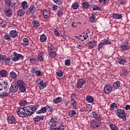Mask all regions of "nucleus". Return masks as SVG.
<instances>
[{
    "label": "nucleus",
    "mask_w": 130,
    "mask_h": 130,
    "mask_svg": "<svg viewBox=\"0 0 130 130\" xmlns=\"http://www.w3.org/2000/svg\"><path fill=\"white\" fill-rule=\"evenodd\" d=\"M110 127L111 130H118V127L116 125L111 124L110 125Z\"/></svg>",
    "instance_id": "41"
},
{
    "label": "nucleus",
    "mask_w": 130,
    "mask_h": 130,
    "mask_svg": "<svg viewBox=\"0 0 130 130\" xmlns=\"http://www.w3.org/2000/svg\"><path fill=\"white\" fill-rule=\"evenodd\" d=\"M62 99L61 97H58L53 100V103L55 104H57V103H59V102H61Z\"/></svg>",
    "instance_id": "32"
},
{
    "label": "nucleus",
    "mask_w": 130,
    "mask_h": 130,
    "mask_svg": "<svg viewBox=\"0 0 130 130\" xmlns=\"http://www.w3.org/2000/svg\"><path fill=\"white\" fill-rule=\"evenodd\" d=\"M6 58V55L0 54V62H3Z\"/></svg>",
    "instance_id": "51"
},
{
    "label": "nucleus",
    "mask_w": 130,
    "mask_h": 130,
    "mask_svg": "<svg viewBox=\"0 0 130 130\" xmlns=\"http://www.w3.org/2000/svg\"><path fill=\"white\" fill-rule=\"evenodd\" d=\"M112 90V87L110 86V84H107L104 88V93L105 94H110Z\"/></svg>",
    "instance_id": "12"
},
{
    "label": "nucleus",
    "mask_w": 130,
    "mask_h": 130,
    "mask_svg": "<svg viewBox=\"0 0 130 130\" xmlns=\"http://www.w3.org/2000/svg\"><path fill=\"white\" fill-rule=\"evenodd\" d=\"M55 130H64V125L62 124H60L57 128V126L56 127Z\"/></svg>",
    "instance_id": "44"
},
{
    "label": "nucleus",
    "mask_w": 130,
    "mask_h": 130,
    "mask_svg": "<svg viewBox=\"0 0 130 130\" xmlns=\"http://www.w3.org/2000/svg\"><path fill=\"white\" fill-rule=\"evenodd\" d=\"M36 75L39 76H42V73H41V71H40V70L37 71V72H36Z\"/></svg>",
    "instance_id": "60"
},
{
    "label": "nucleus",
    "mask_w": 130,
    "mask_h": 130,
    "mask_svg": "<svg viewBox=\"0 0 130 130\" xmlns=\"http://www.w3.org/2000/svg\"><path fill=\"white\" fill-rule=\"evenodd\" d=\"M56 74L58 77H62L63 76V73L61 70H58V72L56 73Z\"/></svg>",
    "instance_id": "47"
},
{
    "label": "nucleus",
    "mask_w": 130,
    "mask_h": 130,
    "mask_svg": "<svg viewBox=\"0 0 130 130\" xmlns=\"http://www.w3.org/2000/svg\"><path fill=\"white\" fill-rule=\"evenodd\" d=\"M70 98H71V100H76V93H72L70 96Z\"/></svg>",
    "instance_id": "57"
},
{
    "label": "nucleus",
    "mask_w": 130,
    "mask_h": 130,
    "mask_svg": "<svg viewBox=\"0 0 130 130\" xmlns=\"http://www.w3.org/2000/svg\"><path fill=\"white\" fill-rule=\"evenodd\" d=\"M85 84H86V81H85L84 79H79L77 82V88H78V89H81L83 88V85Z\"/></svg>",
    "instance_id": "10"
},
{
    "label": "nucleus",
    "mask_w": 130,
    "mask_h": 130,
    "mask_svg": "<svg viewBox=\"0 0 130 130\" xmlns=\"http://www.w3.org/2000/svg\"><path fill=\"white\" fill-rule=\"evenodd\" d=\"M49 55L50 57L53 58V57H55V56H56V52L52 51L49 53Z\"/></svg>",
    "instance_id": "43"
},
{
    "label": "nucleus",
    "mask_w": 130,
    "mask_h": 130,
    "mask_svg": "<svg viewBox=\"0 0 130 130\" xmlns=\"http://www.w3.org/2000/svg\"><path fill=\"white\" fill-rule=\"evenodd\" d=\"M48 112H53V108L51 106H49V108L48 109Z\"/></svg>",
    "instance_id": "62"
},
{
    "label": "nucleus",
    "mask_w": 130,
    "mask_h": 130,
    "mask_svg": "<svg viewBox=\"0 0 130 130\" xmlns=\"http://www.w3.org/2000/svg\"><path fill=\"white\" fill-rule=\"evenodd\" d=\"M93 11H101V8L99 6L94 5L92 8Z\"/></svg>",
    "instance_id": "49"
},
{
    "label": "nucleus",
    "mask_w": 130,
    "mask_h": 130,
    "mask_svg": "<svg viewBox=\"0 0 130 130\" xmlns=\"http://www.w3.org/2000/svg\"><path fill=\"white\" fill-rule=\"evenodd\" d=\"M44 55L43 53H40L38 57V59L39 61H43L44 59Z\"/></svg>",
    "instance_id": "36"
},
{
    "label": "nucleus",
    "mask_w": 130,
    "mask_h": 130,
    "mask_svg": "<svg viewBox=\"0 0 130 130\" xmlns=\"http://www.w3.org/2000/svg\"><path fill=\"white\" fill-rule=\"evenodd\" d=\"M4 14L6 17L11 18L13 16V10L9 7H6L4 9Z\"/></svg>",
    "instance_id": "7"
},
{
    "label": "nucleus",
    "mask_w": 130,
    "mask_h": 130,
    "mask_svg": "<svg viewBox=\"0 0 130 130\" xmlns=\"http://www.w3.org/2000/svg\"><path fill=\"white\" fill-rule=\"evenodd\" d=\"M16 84L18 87H21L22 86H25V82L22 80H17Z\"/></svg>",
    "instance_id": "22"
},
{
    "label": "nucleus",
    "mask_w": 130,
    "mask_h": 130,
    "mask_svg": "<svg viewBox=\"0 0 130 130\" xmlns=\"http://www.w3.org/2000/svg\"><path fill=\"white\" fill-rule=\"evenodd\" d=\"M44 119V116H37L35 118H34V121L35 122H39V121H40V120L43 121Z\"/></svg>",
    "instance_id": "19"
},
{
    "label": "nucleus",
    "mask_w": 130,
    "mask_h": 130,
    "mask_svg": "<svg viewBox=\"0 0 130 130\" xmlns=\"http://www.w3.org/2000/svg\"><path fill=\"white\" fill-rule=\"evenodd\" d=\"M103 43L104 44V45H105L106 44H111V41H109L108 39L104 40Z\"/></svg>",
    "instance_id": "50"
},
{
    "label": "nucleus",
    "mask_w": 130,
    "mask_h": 130,
    "mask_svg": "<svg viewBox=\"0 0 130 130\" xmlns=\"http://www.w3.org/2000/svg\"><path fill=\"white\" fill-rule=\"evenodd\" d=\"M86 100L88 103H93L94 102V98L91 95H87Z\"/></svg>",
    "instance_id": "21"
},
{
    "label": "nucleus",
    "mask_w": 130,
    "mask_h": 130,
    "mask_svg": "<svg viewBox=\"0 0 130 130\" xmlns=\"http://www.w3.org/2000/svg\"><path fill=\"white\" fill-rule=\"evenodd\" d=\"M90 117H94L96 120H101L102 118L100 115H99L98 114L96 113L95 112H92L90 114Z\"/></svg>",
    "instance_id": "14"
},
{
    "label": "nucleus",
    "mask_w": 130,
    "mask_h": 130,
    "mask_svg": "<svg viewBox=\"0 0 130 130\" xmlns=\"http://www.w3.org/2000/svg\"><path fill=\"white\" fill-rule=\"evenodd\" d=\"M31 72L32 74H36V72H37V67H34L33 69H31Z\"/></svg>",
    "instance_id": "59"
},
{
    "label": "nucleus",
    "mask_w": 130,
    "mask_h": 130,
    "mask_svg": "<svg viewBox=\"0 0 130 130\" xmlns=\"http://www.w3.org/2000/svg\"><path fill=\"white\" fill-rule=\"evenodd\" d=\"M52 11H55L57 10V6L54 5L53 7H52Z\"/></svg>",
    "instance_id": "63"
},
{
    "label": "nucleus",
    "mask_w": 130,
    "mask_h": 130,
    "mask_svg": "<svg viewBox=\"0 0 130 130\" xmlns=\"http://www.w3.org/2000/svg\"><path fill=\"white\" fill-rule=\"evenodd\" d=\"M110 108L112 110H114V109H117V105L115 103H113V104H111Z\"/></svg>",
    "instance_id": "42"
},
{
    "label": "nucleus",
    "mask_w": 130,
    "mask_h": 130,
    "mask_svg": "<svg viewBox=\"0 0 130 130\" xmlns=\"http://www.w3.org/2000/svg\"><path fill=\"white\" fill-rule=\"evenodd\" d=\"M48 109H49V106L42 107L41 110L37 111V114H40V113H46Z\"/></svg>",
    "instance_id": "13"
},
{
    "label": "nucleus",
    "mask_w": 130,
    "mask_h": 130,
    "mask_svg": "<svg viewBox=\"0 0 130 130\" xmlns=\"http://www.w3.org/2000/svg\"><path fill=\"white\" fill-rule=\"evenodd\" d=\"M4 61H5V63H6V64H9V63H10V61H11V58L6 57Z\"/></svg>",
    "instance_id": "54"
},
{
    "label": "nucleus",
    "mask_w": 130,
    "mask_h": 130,
    "mask_svg": "<svg viewBox=\"0 0 130 130\" xmlns=\"http://www.w3.org/2000/svg\"><path fill=\"white\" fill-rule=\"evenodd\" d=\"M107 0H99V2L100 4H102V2H103L104 5H106V1Z\"/></svg>",
    "instance_id": "64"
},
{
    "label": "nucleus",
    "mask_w": 130,
    "mask_h": 130,
    "mask_svg": "<svg viewBox=\"0 0 130 130\" xmlns=\"http://www.w3.org/2000/svg\"><path fill=\"white\" fill-rule=\"evenodd\" d=\"M97 42L96 41H90L88 42V45L90 48H93L94 46H96Z\"/></svg>",
    "instance_id": "25"
},
{
    "label": "nucleus",
    "mask_w": 130,
    "mask_h": 130,
    "mask_svg": "<svg viewBox=\"0 0 130 130\" xmlns=\"http://www.w3.org/2000/svg\"><path fill=\"white\" fill-rule=\"evenodd\" d=\"M2 87L5 89V90H8L9 89V84L6 81H3L2 83Z\"/></svg>",
    "instance_id": "26"
},
{
    "label": "nucleus",
    "mask_w": 130,
    "mask_h": 130,
    "mask_svg": "<svg viewBox=\"0 0 130 130\" xmlns=\"http://www.w3.org/2000/svg\"><path fill=\"white\" fill-rule=\"evenodd\" d=\"M22 41L23 43H22L21 44L24 46H27V45H29V40H28L27 38H24Z\"/></svg>",
    "instance_id": "28"
},
{
    "label": "nucleus",
    "mask_w": 130,
    "mask_h": 130,
    "mask_svg": "<svg viewBox=\"0 0 130 130\" xmlns=\"http://www.w3.org/2000/svg\"><path fill=\"white\" fill-rule=\"evenodd\" d=\"M25 15V11L22 9L19 10L17 12V15L18 17H23Z\"/></svg>",
    "instance_id": "27"
},
{
    "label": "nucleus",
    "mask_w": 130,
    "mask_h": 130,
    "mask_svg": "<svg viewBox=\"0 0 130 130\" xmlns=\"http://www.w3.org/2000/svg\"><path fill=\"white\" fill-rule=\"evenodd\" d=\"M4 39L5 40H7V41H11L12 40V38H11V36L9 35L8 34H6L4 36Z\"/></svg>",
    "instance_id": "33"
},
{
    "label": "nucleus",
    "mask_w": 130,
    "mask_h": 130,
    "mask_svg": "<svg viewBox=\"0 0 130 130\" xmlns=\"http://www.w3.org/2000/svg\"><path fill=\"white\" fill-rule=\"evenodd\" d=\"M72 8L74 10H77V9H78V8H79V4H78L77 3H74L73 4V5L72 6Z\"/></svg>",
    "instance_id": "46"
},
{
    "label": "nucleus",
    "mask_w": 130,
    "mask_h": 130,
    "mask_svg": "<svg viewBox=\"0 0 130 130\" xmlns=\"http://www.w3.org/2000/svg\"><path fill=\"white\" fill-rule=\"evenodd\" d=\"M101 125V122L100 120H92L90 122V126L92 128H97Z\"/></svg>",
    "instance_id": "5"
},
{
    "label": "nucleus",
    "mask_w": 130,
    "mask_h": 130,
    "mask_svg": "<svg viewBox=\"0 0 130 130\" xmlns=\"http://www.w3.org/2000/svg\"><path fill=\"white\" fill-rule=\"evenodd\" d=\"M9 94H10V93L9 92L5 91V92H2L0 94V96L1 97H8V96H9Z\"/></svg>",
    "instance_id": "39"
},
{
    "label": "nucleus",
    "mask_w": 130,
    "mask_h": 130,
    "mask_svg": "<svg viewBox=\"0 0 130 130\" xmlns=\"http://www.w3.org/2000/svg\"><path fill=\"white\" fill-rule=\"evenodd\" d=\"M49 124L50 125V130H56V125H57V121L55 118H52L50 121L49 122Z\"/></svg>",
    "instance_id": "4"
},
{
    "label": "nucleus",
    "mask_w": 130,
    "mask_h": 130,
    "mask_svg": "<svg viewBox=\"0 0 130 130\" xmlns=\"http://www.w3.org/2000/svg\"><path fill=\"white\" fill-rule=\"evenodd\" d=\"M63 14V12H62V10L60 9L59 11H57V15L58 17H62Z\"/></svg>",
    "instance_id": "48"
},
{
    "label": "nucleus",
    "mask_w": 130,
    "mask_h": 130,
    "mask_svg": "<svg viewBox=\"0 0 130 130\" xmlns=\"http://www.w3.org/2000/svg\"><path fill=\"white\" fill-rule=\"evenodd\" d=\"M19 105L20 106H25V105H27V101L25 100H21L19 103Z\"/></svg>",
    "instance_id": "45"
},
{
    "label": "nucleus",
    "mask_w": 130,
    "mask_h": 130,
    "mask_svg": "<svg viewBox=\"0 0 130 130\" xmlns=\"http://www.w3.org/2000/svg\"><path fill=\"white\" fill-rule=\"evenodd\" d=\"M56 5H60L62 4L63 1L62 0H53Z\"/></svg>",
    "instance_id": "52"
},
{
    "label": "nucleus",
    "mask_w": 130,
    "mask_h": 130,
    "mask_svg": "<svg viewBox=\"0 0 130 130\" xmlns=\"http://www.w3.org/2000/svg\"><path fill=\"white\" fill-rule=\"evenodd\" d=\"M37 110V108L35 106H30L18 108L17 113L20 117H26L31 116Z\"/></svg>",
    "instance_id": "1"
},
{
    "label": "nucleus",
    "mask_w": 130,
    "mask_h": 130,
    "mask_svg": "<svg viewBox=\"0 0 130 130\" xmlns=\"http://www.w3.org/2000/svg\"><path fill=\"white\" fill-rule=\"evenodd\" d=\"M10 75L12 79H13L14 80H17V77H18V75H17L15 72L12 71L10 72Z\"/></svg>",
    "instance_id": "23"
},
{
    "label": "nucleus",
    "mask_w": 130,
    "mask_h": 130,
    "mask_svg": "<svg viewBox=\"0 0 130 130\" xmlns=\"http://www.w3.org/2000/svg\"><path fill=\"white\" fill-rule=\"evenodd\" d=\"M120 48L123 51H125V50H128L129 49V46L127 42H125L124 44L120 46Z\"/></svg>",
    "instance_id": "15"
},
{
    "label": "nucleus",
    "mask_w": 130,
    "mask_h": 130,
    "mask_svg": "<svg viewBox=\"0 0 130 130\" xmlns=\"http://www.w3.org/2000/svg\"><path fill=\"white\" fill-rule=\"evenodd\" d=\"M117 62L119 64H124L126 62V60L121 57H119L117 58Z\"/></svg>",
    "instance_id": "17"
},
{
    "label": "nucleus",
    "mask_w": 130,
    "mask_h": 130,
    "mask_svg": "<svg viewBox=\"0 0 130 130\" xmlns=\"http://www.w3.org/2000/svg\"><path fill=\"white\" fill-rule=\"evenodd\" d=\"M65 66L70 67L71 66V60L70 59L65 60Z\"/></svg>",
    "instance_id": "53"
},
{
    "label": "nucleus",
    "mask_w": 130,
    "mask_h": 130,
    "mask_svg": "<svg viewBox=\"0 0 130 130\" xmlns=\"http://www.w3.org/2000/svg\"><path fill=\"white\" fill-rule=\"evenodd\" d=\"M5 6L7 8H12L14 10L18 9V2H13L12 0H5L4 1Z\"/></svg>",
    "instance_id": "2"
},
{
    "label": "nucleus",
    "mask_w": 130,
    "mask_h": 130,
    "mask_svg": "<svg viewBox=\"0 0 130 130\" xmlns=\"http://www.w3.org/2000/svg\"><path fill=\"white\" fill-rule=\"evenodd\" d=\"M0 76L2 77V78H6L8 76V71L5 70H1Z\"/></svg>",
    "instance_id": "20"
},
{
    "label": "nucleus",
    "mask_w": 130,
    "mask_h": 130,
    "mask_svg": "<svg viewBox=\"0 0 130 130\" xmlns=\"http://www.w3.org/2000/svg\"><path fill=\"white\" fill-rule=\"evenodd\" d=\"M50 15V14H49V12H48V11L45 10L44 11L43 16L45 19H47V18H48V17H49Z\"/></svg>",
    "instance_id": "35"
},
{
    "label": "nucleus",
    "mask_w": 130,
    "mask_h": 130,
    "mask_svg": "<svg viewBox=\"0 0 130 130\" xmlns=\"http://www.w3.org/2000/svg\"><path fill=\"white\" fill-rule=\"evenodd\" d=\"M120 87V83L119 81H115L113 84V87L114 89H118Z\"/></svg>",
    "instance_id": "24"
},
{
    "label": "nucleus",
    "mask_w": 130,
    "mask_h": 130,
    "mask_svg": "<svg viewBox=\"0 0 130 130\" xmlns=\"http://www.w3.org/2000/svg\"><path fill=\"white\" fill-rule=\"evenodd\" d=\"M39 85H40L41 89H44L45 88H46L47 86L46 83L43 82V80H41L40 83H39Z\"/></svg>",
    "instance_id": "29"
},
{
    "label": "nucleus",
    "mask_w": 130,
    "mask_h": 130,
    "mask_svg": "<svg viewBox=\"0 0 130 130\" xmlns=\"http://www.w3.org/2000/svg\"><path fill=\"white\" fill-rule=\"evenodd\" d=\"M47 39V37L44 34L42 35L40 37V40L41 41H42V42H45Z\"/></svg>",
    "instance_id": "34"
},
{
    "label": "nucleus",
    "mask_w": 130,
    "mask_h": 130,
    "mask_svg": "<svg viewBox=\"0 0 130 130\" xmlns=\"http://www.w3.org/2000/svg\"><path fill=\"white\" fill-rule=\"evenodd\" d=\"M31 25L33 27V28H36V29H37V28H38V27H39V21L37 20H35L32 22Z\"/></svg>",
    "instance_id": "18"
},
{
    "label": "nucleus",
    "mask_w": 130,
    "mask_h": 130,
    "mask_svg": "<svg viewBox=\"0 0 130 130\" xmlns=\"http://www.w3.org/2000/svg\"><path fill=\"white\" fill-rule=\"evenodd\" d=\"M69 114L70 116L73 117V116H74L75 114H77V112H76L75 110H72L69 112Z\"/></svg>",
    "instance_id": "38"
},
{
    "label": "nucleus",
    "mask_w": 130,
    "mask_h": 130,
    "mask_svg": "<svg viewBox=\"0 0 130 130\" xmlns=\"http://www.w3.org/2000/svg\"><path fill=\"white\" fill-rule=\"evenodd\" d=\"M54 34L56 35V36H59L60 35V34H59L58 31H57V30H56V29H54Z\"/></svg>",
    "instance_id": "61"
},
{
    "label": "nucleus",
    "mask_w": 130,
    "mask_h": 130,
    "mask_svg": "<svg viewBox=\"0 0 130 130\" xmlns=\"http://www.w3.org/2000/svg\"><path fill=\"white\" fill-rule=\"evenodd\" d=\"M113 17L114 19H121L122 18V15L121 14H117V13H114L113 14Z\"/></svg>",
    "instance_id": "30"
},
{
    "label": "nucleus",
    "mask_w": 130,
    "mask_h": 130,
    "mask_svg": "<svg viewBox=\"0 0 130 130\" xmlns=\"http://www.w3.org/2000/svg\"><path fill=\"white\" fill-rule=\"evenodd\" d=\"M7 121L9 124H13V123L16 124V123H17V121H16L15 117L12 116H10L8 117Z\"/></svg>",
    "instance_id": "11"
},
{
    "label": "nucleus",
    "mask_w": 130,
    "mask_h": 130,
    "mask_svg": "<svg viewBox=\"0 0 130 130\" xmlns=\"http://www.w3.org/2000/svg\"><path fill=\"white\" fill-rule=\"evenodd\" d=\"M89 6H90V5H89V3L88 2H83L82 8H83V9H88Z\"/></svg>",
    "instance_id": "37"
},
{
    "label": "nucleus",
    "mask_w": 130,
    "mask_h": 130,
    "mask_svg": "<svg viewBox=\"0 0 130 130\" xmlns=\"http://www.w3.org/2000/svg\"><path fill=\"white\" fill-rule=\"evenodd\" d=\"M117 115L118 117L120 118H122L123 121H125L126 120V117H125V113L124 110L119 109L117 110Z\"/></svg>",
    "instance_id": "3"
},
{
    "label": "nucleus",
    "mask_w": 130,
    "mask_h": 130,
    "mask_svg": "<svg viewBox=\"0 0 130 130\" xmlns=\"http://www.w3.org/2000/svg\"><path fill=\"white\" fill-rule=\"evenodd\" d=\"M103 46H104V44H103V43H101L100 44H99L98 48V50L100 51L101 49V48L103 47Z\"/></svg>",
    "instance_id": "58"
},
{
    "label": "nucleus",
    "mask_w": 130,
    "mask_h": 130,
    "mask_svg": "<svg viewBox=\"0 0 130 130\" xmlns=\"http://www.w3.org/2000/svg\"><path fill=\"white\" fill-rule=\"evenodd\" d=\"M19 88L18 87V85L14 84L10 86L9 89V92L10 93H12V94H14L15 93H17L18 92Z\"/></svg>",
    "instance_id": "9"
},
{
    "label": "nucleus",
    "mask_w": 130,
    "mask_h": 130,
    "mask_svg": "<svg viewBox=\"0 0 130 130\" xmlns=\"http://www.w3.org/2000/svg\"><path fill=\"white\" fill-rule=\"evenodd\" d=\"M29 60L31 63H35V62L37 61V59H36L35 57H32L30 58Z\"/></svg>",
    "instance_id": "55"
},
{
    "label": "nucleus",
    "mask_w": 130,
    "mask_h": 130,
    "mask_svg": "<svg viewBox=\"0 0 130 130\" xmlns=\"http://www.w3.org/2000/svg\"><path fill=\"white\" fill-rule=\"evenodd\" d=\"M36 12V7L34 4H32L30 6L29 8L26 11L27 15H32Z\"/></svg>",
    "instance_id": "8"
},
{
    "label": "nucleus",
    "mask_w": 130,
    "mask_h": 130,
    "mask_svg": "<svg viewBox=\"0 0 130 130\" xmlns=\"http://www.w3.org/2000/svg\"><path fill=\"white\" fill-rule=\"evenodd\" d=\"M90 21L91 22V23H94L95 22V16H94V15H92V16L90 18Z\"/></svg>",
    "instance_id": "56"
},
{
    "label": "nucleus",
    "mask_w": 130,
    "mask_h": 130,
    "mask_svg": "<svg viewBox=\"0 0 130 130\" xmlns=\"http://www.w3.org/2000/svg\"><path fill=\"white\" fill-rule=\"evenodd\" d=\"M18 88L20 92H21L24 93V92H25L26 91V87H25V85H22Z\"/></svg>",
    "instance_id": "40"
},
{
    "label": "nucleus",
    "mask_w": 130,
    "mask_h": 130,
    "mask_svg": "<svg viewBox=\"0 0 130 130\" xmlns=\"http://www.w3.org/2000/svg\"><path fill=\"white\" fill-rule=\"evenodd\" d=\"M14 56L12 57L13 61H18L19 59H24V56L21 54H18L17 52H13Z\"/></svg>",
    "instance_id": "6"
},
{
    "label": "nucleus",
    "mask_w": 130,
    "mask_h": 130,
    "mask_svg": "<svg viewBox=\"0 0 130 130\" xmlns=\"http://www.w3.org/2000/svg\"><path fill=\"white\" fill-rule=\"evenodd\" d=\"M21 7L23 10H26L28 9V5H27V2L24 1L21 4Z\"/></svg>",
    "instance_id": "31"
},
{
    "label": "nucleus",
    "mask_w": 130,
    "mask_h": 130,
    "mask_svg": "<svg viewBox=\"0 0 130 130\" xmlns=\"http://www.w3.org/2000/svg\"><path fill=\"white\" fill-rule=\"evenodd\" d=\"M9 35L12 38H16L18 36V31L16 30H12L9 32Z\"/></svg>",
    "instance_id": "16"
}]
</instances>
